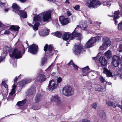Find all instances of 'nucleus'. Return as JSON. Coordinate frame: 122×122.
<instances>
[{"instance_id": "1", "label": "nucleus", "mask_w": 122, "mask_h": 122, "mask_svg": "<svg viewBox=\"0 0 122 122\" xmlns=\"http://www.w3.org/2000/svg\"><path fill=\"white\" fill-rule=\"evenodd\" d=\"M87 26V25L85 24L82 25L80 26L77 25L76 27L71 34H70L69 32H65L63 36V38L64 40L67 41L69 38H70L71 40H73L75 37H78L77 39L81 40L82 37L81 35L77 29L78 28H80L81 27L82 29L85 30Z\"/></svg>"}, {"instance_id": "2", "label": "nucleus", "mask_w": 122, "mask_h": 122, "mask_svg": "<svg viewBox=\"0 0 122 122\" xmlns=\"http://www.w3.org/2000/svg\"><path fill=\"white\" fill-rule=\"evenodd\" d=\"M51 12L48 11L42 13L33 17V21L36 22L40 21L41 20L42 16L43 20L44 21L49 22L51 20Z\"/></svg>"}, {"instance_id": "3", "label": "nucleus", "mask_w": 122, "mask_h": 122, "mask_svg": "<svg viewBox=\"0 0 122 122\" xmlns=\"http://www.w3.org/2000/svg\"><path fill=\"white\" fill-rule=\"evenodd\" d=\"M103 41L102 45L99 48L100 50H102V52L103 50H106L108 47L111 44V42L109 39L108 37H105L103 38Z\"/></svg>"}, {"instance_id": "4", "label": "nucleus", "mask_w": 122, "mask_h": 122, "mask_svg": "<svg viewBox=\"0 0 122 122\" xmlns=\"http://www.w3.org/2000/svg\"><path fill=\"white\" fill-rule=\"evenodd\" d=\"M86 4L89 8L93 7L96 8L101 5L100 2L96 0H87Z\"/></svg>"}, {"instance_id": "5", "label": "nucleus", "mask_w": 122, "mask_h": 122, "mask_svg": "<svg viewBox=\"0 0 122 122\" xmlns=\"http://www.w3.org/2000/svg\"><path fill=\"white\" fill-rule=\"evenodd\" d=\"M58 87L57 82L56 79H53L50 81L47 89L50 91H52Z\"/></svg>"}, {"instance_id": "6", "label": "nucleus", "mask_w": 122, "mask_h": 122, "mask_svg": "<svg viewBox=\"0 0 122 122\" xmlns=\"http://www.w3.org/2000/svg\"><path fill=\"white\" fill-rule=\"evenodd\" d=\"M73 51L75 55H78L79 54L81 51H85V50L84 49L81 45H79L75 46L73 49Z\"/></svg>"}, {"instance_id": "7", "label": "nucleus", "mask_w": 122, "mask_h": 122, "mask_svg": "<svg viewBox=\"0 0 122 122\" xmlns=\"http://www.w3.org/2000/svg\"><path fill=\"white\" fill-rule=\"evenodd\" d=\"M112 64L115 67H117L119 64L120 61V57L117 56H114L112 57Z\"/></svg>"}, {"instance_id": "8", "label": "nucleus", "mask_w": 122, "mask_h": 122, "mask_svg": "<svg viewBox=\"0 0 122 122\" xmlns=\"http://www.w3.org/2000/svg\"><path fill=\"white\" fill-rule=\"evenodd\" d=\"M62 92L65 96H68L72 93L71 87L70 86H66L63 89Z\"/></svg>"}, {"instance_id": "9", "label": "nucleus", "mask_w": 122, "mask_h": 122, "mask_svg": "<svg viewBox=\"0 0 122 122\" xmlns=\"http://www.w3.org/2000/svg\"><path fill=\"white\" fill-rule=\"evenodd\" d=\"M96 38L95 37H93L89 40L87 42L85 46V47L87 48H90L92 47L93 44L96 41Z\"/></svg>"}, {"instance_id": "10", "label": "nucleus", "mask_w": 122, "mask_h": 122, "mask_svg": "<svg viewBox=\"0 0 122 122\" xmlns=\"http://www.w3.org/2000/svg\"><path fill=\"white\" fill-rule=\"evenodd\" d=\"M38 46L35 44L31 45L28 50V51L32 54H35L37 52Z\"/></svg>"}, {"instance_id": "11", "label": "nucleus", "mask_w": 122, "mask_h": 122, "mask_svg": "<svg viewBox=\"0 0 122 122\" xmlns=\"http://www.w3.org/2000/svg\"><path fill=\"white\" fill-rule=\"evenodd\" d=\"M97 113L102 121L103 122H105L107 117L105 112L102 110H99L98 112Z\"/></svg>"}, {"instance_id": "12", "label": "nucleus", "mask_w": 122, "mask_h": 122, "mask_svg": "<svg viewBox=\"0 0 122 122\" xmlns=\"http://www.w3.org/2000/svg\"><path fill=\"white\" fill-rule=\"evenodd\" d=\"M47 49L50 53H53L50 54L51 56L52 55L54 54L53 52L56 53L57 52V51L56 50H55L53 51V47L51 45H49L48 46L47 44H46L44 47V51L45 52L46 51Z\"/></svg>"}, {"instance_id": "13", "label": "nucleus", "mask_w": 122, "mask_h": 122, "mask_svg": "<svg viewBox=\"0 0 122 122\" xmlns=\"http://www.w3.org/2000/svg\"><path fill=\"white\" fill-rule=\"evenodd\" d=\"M59 20L61 23L63 25H65L69 23L68 19L66 18L63 16H61L59 17Z\"/></svg>"}, {"instance_id": "14", "label": "nucleus", "mask_w": 122, "mask_h": 122, "mask_svg": "<svg viewBox=\"0 0 122 122\" xmlns=\"http://www.w3.org/2000/svg\"><path fill=\"white\" fill-rule=\"evenodd\" d=\"M51 100L52 101L55 102L58 105H59L61 103L60 98L57 95L52 96L51 98Z\"/></svg>"}, {"instance_id": "15", "label": "nucleus", "mask_w": 122, "mask_h": 122, "mask_svg": "<svg viewBox=\"0 0 122 122\" xmlns=\"http://www.w3.org/2000/svg\"><path fill=\"white\" fill-rule=\"evenodd\" d=\"M99 61L102 66H105L107 65V61L104 57H101L99 59Z\"/></svg>"}, {"instance_id": "16", "label": "nucleus", "mask_w": 122, "mask_h": 122, "mask_svg": "<svg viewBox=\"0 0 122 122\" xmlns=\"http://www.w3.org/2000/svg\"><path fill=\"white\" fill-rule=\"evenodd\" d=\"M16 87V86L14 84L12 86V89L11 91L9 94V98H11L12 100H13L14 98V97L12 95L15 92Z\"/></svg>"}, {"instance_id": "17", "label": "nucleus", "mask_w": 122, "mask_h": 122, "mask_svg": "<svg viewBox=\"0 0 122 122\" xmlns=\"http://www.w3.org/2000/svg\"><path fill=\"white\" fill-rule=\"evenodd\" d=\"M50 30L46 29L43 30L39 32V35L41 36H45L48 35Z\"/></svg>"}, {"instance_id": "18", "label": "nucleus", "mask_w": 122, "mask_h": 122, "mask_svg": "<svg viewBox=\"0 0 122 122\" xmlns=\"http://www.w3.org/2000/svg\"><path fill=\"white\" fill-rule=\"evenodd\" d=\"M103 70V72L106 75L107 77H113L112 73L109 70L105 68H104Z\"/></svg>"}, {"instance_id": "19", "label": "nucleus", "mask_w": 122, "mask_h": 122, "mask_svg": "<svg viewBox=\"0 0 122 122\" xmlns=\"http://www.w3.org/2000/svg\"><path fill=\"white\" fill-rule=\"evenodd\" d=\"M120 13L119 10L116 11L114 12L113 20L115 22V23L116 24H117V21L116 20V19L119 18V15H120Z\"/></svg>"}, {"instance_id": "20", "label": "nucleus", "mask_w": 122, "mask_h": 122, "mask_svg": "<svg viewBox=\"0 0 122 122\" xmlns=\"http://www.w3.org/2000/svg\"><path fill=\"white\" fill-rule=\"evenodd\" d=\"M82 72L85 73V74H83V76H85L87 75L90 71V69L89 68L88 66H87L86 67L82 68Z\"/></svg>"}, {"instance_id": "21", "label": "nucleus", "mask_w": 122, "mask_h": 122, "mask_svg": "<svg viewBox=\"0 0 122 122\" xmlns=\"http://www.w3.org/2000/svg\"><path fill=\"white\" fill-rule=\"evenodd\" d=\"M17 12L20 16L22 18H26L27 17V14L23 10H19Z\"/></svg>"}, {"instance_id": "22", "label": "nucleus", "mask_w": 122, "mask_h": 122, "mask_svg": "<svg viewBox=\"0 0 122 122\" xmlns=\"http://www.w3.org/2000/svg\"><path fill=\"white\" fill-rule=\"evenodd\" d=\"M28 25L32 27L33 28V29L35 31H36L38 30V26H39L40 24L39 22H36L35 23L33 26L30 23L27 22Z\"/></svg>"}, {"instance_id": "23", "label": "nucleus", "mask_w": 122, "mask_h": 122, "mask_svg": "<svg viewBox=\"0 0 122 122\" xmlns=\"http://www.w3.org/2000/svg\"><path fill=\"white\" fill-rule=\"evenodd\" d=\"M12 7L13 9V11L15 13L18 12L20 9V7L16 3H14L13 4Z\"/></svg>"}, {"instance_id": "24", "label": "nucleus", "mask_w": 122, "mask_h": 122, "mask_svg": "<svg viewBox=\"0 0 122 122\" xmlns=\"http://www.w3.org/2000/svg\"><path fill=\"white\" fill-rule=\"evenodd\" d=\"M36 89L35 88L32 87L29 89L28 91L27 92V93L28 96H30L31 95H33L35 93Z\"/></svg>"}, {"instance_id": "25", "label": "nucleus", "mask_w": 122, "mask_h": 122, "mask_svg": "<svg viewBox=\"0 0 122 122\" xmlns=\"http://www.w3.org/2000/svg\"><path fill=\"white\" fill-rule=\"evenodd\" d=\"M37 81L42 82L45 81L46 79L45 76L43 75H40L37 77Z\"/></svg>"}, {"instance_id": "26", "label": "nucleus", "mask_w": 122, "mask_h": 122, "mask_svg": "<svg viewBox=\"0 0 122 122\" xmlns=\"http://www.w3.org/2000/svg\"><path fill=\"white\" fill-rule=\"evenodd\" d=\"M31 81V80L30 79H27L23 80L22 81H21L20 83V85L22 87L26 84L30 82Z\"/></svg>"}, {"instance_id": "27", "label": "nucleus", "mask_w": 122, "mask_h": 122, "mask_svg": "<svg viewBox=\"0 0 122 122\" xmlns=\"http://www.w3.org/2000/svg\"><path fill=\"white\" fill-rule=\"evenodd\" d=\"M112 54L111 51L108 50L105 53V56L108 59H109L111 56Z\"/></svg>"}, {"instance_id": "28", "label": "nucleus", "mask_w": 122, "mask_h": 122, "mask_svg": "<svg viewBox=\"0 0 122 122\" xmlns=\"http://www.w3.org/2000/svg\"><path fill=\"white\" fill-rule=\"evenodd\" d=\"M20 27L18 25H11L10 28V29L13 30L15 31H18Z\"/></svg>"}, {"instance_id": "29", "label": "nucleus", "mask_w": 122, "mask_h": 122, "mask_svg": "<svg viewBox=\"0 0 122 122\" xmlns=\"http://www.w3.org/2000/svg\"><path fill=\"white\" fill-rule=\"evenodd\" d=\"M114 75L116 76L118 75H120V79L122 80V67L119 69L117 74L114 73Z\"/></svg>"}, {"instance_id": "30", "label": "nucleus", "mask_w": 122, "mask_h": 122, "mask_svg": "<svg viewBox=\"0 0 122 122\" xmlns=\"http://www.w3.org/2000/svg\"><path fill=\"white\" fill-rule=\"evenodd\" d=\"M26 102V100L24 99L23 100L18 102L17 104L19 106H23Z\"/></svg>"}, {"instance_id": "31", "label": "nucleus", "mask_w": 122, "mask_h": 122, "mask_svg": "<svg viewBox=\"0 0 122 122\" xmlns=\"http://www.w3.org/2000/svg\"><path fill=\"white\" fill-rule=\"evenodd\" d=\"M42 98L40 94L37 95L35 99V101L36 102H37L40 101Z\"/></svg>"}, {"instance_id": "32", "label": "nucleus", "mask_w": 122, "mask_h": 122, "mask_svg": "<svg viewBox=\"0 0 122 122\" xmlns=\"http://www.w3.org/2000/svg\"><path fill=\"white\" fill-rule=\"evenodd\" d=\"M107 104L109 106H112L113 108H115L116 107L115 104L113 102L110 101H107L106 102Z\"/></svg>"}, {"instance_id": "33", "label": "nucleus", "mask_w": 122, "mask_h": 122, "mask_svg": "<svg viewBox=\"0 0 122 122\" xmlns=\"http://www.w3.org/2000/svg\"><path fill=\"white\" fill-rule=\"evenodd\" d=\"M2 84L4 86L5 88L4 90H5V92H8V86L3 81L2 83Z\"/></svg>"}, {"instance_id": "34", "label": "nucleus", "mask_w": 122, "mask_h": 122, "mask_svg": "<svg viewBox=\"0 0 122 122\" xmlns=\"http://www.w3.org/2000/svg\"><path fill=\"white\" fill-rule=\"evenodd\" d=\"M117 47L118 49L122 50V41L121 40L120 42L117 43Z\"/></svg>"}, {"instance_id": "35", "label": "nucleus", "mask_w": 122, "mask_h": 122, "mask_svg": "<svg viewBox=\"0 0 122 122\" xmlns=\"http://www.w3.org/2000/svg\"><path fill=\"white\" fill-rule=\"evenodd\" d=\"M47 61V58L45 57H43L41 59V65L43 66L44 64L46 63V61Z\"/></svg>"}, {"instance_id": "36", "label": "nucleus", "mask_w": 122, "mask_h": 122, "mask_svg": "<svg viewBox=\"0 0 122 122\" xmlns=\"http://www.w3.org/2000/svg\"><path fill=\"white\" fill-rule=\"evenodd\" d=\"M54 35L60 38L62 35V33L60 32L57 31L55 32Z\"/></svg>"}, {"instance_id": "37", "label": "nucleus", "mask_w": 122, "mask_h": 122, "mask_svg": "<svg viewBox=\"0 0 122 122\" xmlns=\"http://www.w3.org/2000/svg\"><path fill=\"white\" fill-rule=\"evenodd\" d=\"M118 28L119 30H122V20L118 24Z\"/></svg>"}, {"instance_id": "38", "label": "nucleus", "mask_w": 122, "mask_h": 122, "mask_svg": "<svg viewBox=\"0 0 122 122\" xmlns=\"http://www.w3.org/2000/svg\"><path fill=\"white\" fill-rule=\"evenodd\" d=\"M53 63H52L48 67V68L46 70L47 71H51V70L53 69Z\"/></svg>"}, {"instance_id": "39", "label": "nucleus", "mask_w": 122, "mask_h": 122, "mask_svg": "<svg viewBox=\"0 0 122 122\" xmlns=\"http://www.w3.org/2000/svg\"><path fill=\"white\" fill-rule=\"evenodd\" d=\"M97 105V102L93 103L92 105V108H94L95 109H96Z\"/></svg>"}, {"instance_id": "40", "label": "nucleus", "mask_w": 122, "mask_h": 122, "mask_svg": "<svg viewBox=\"0 0 122 122\" xmlns=\"http://www.w3.org/2000/svg\"><path fill=\"white\" fill-rule=\"evenodd\" d=\"M99 79L102 83H104L106 81L105 79L102 76H101L100 77Z\"/></svg>"}, {"instance_id": "41", "label": "nucleus", "mask_w": 122, "mask_h": 122, "mask_svg": "<svg viewBox=\"0 0 122 122\" xmlns=\"http://www.w3.org/2000/svg\"><path fill=\"white\" fill-rule=\"evenodd\" d=\"M100 86L99 85H97L95 87V89L96 91H100Z\"/></svg>"}, {"instance_id": "42", "label": "nucleus", "mask_w": 122, "mask_h": 122, "mask_svg": "<svg viewBox=\"0 0 122 122\" xmlns=\"http://www.w3.org/2000/svg\"><path fill=\"white\" fill-rule=\"evenodd\" d=\"M106 86H105L104 88H103L102 87H100V92H104L106 91Z\"/></svg>"}, {"instance_id": "43", "label": "nucleus", "mask_w": 122, "mask_h": 122, "mask_svg": "<svg viewBox=\"0 0 122 122\" xmlns=\"http://www.w3.org/2000/svg\"><path fill=\"white\" fill-rule=\"evenodd\" d=\"M101 23V22H95L94 23V24L96 25H97V28H98L100 27V24Z\"/></svg>"}, {"instance_id": "44", "label": "nucleus", "mask_w": 122, "mask_h": 122, "mask_svg": "<svg viewBox=\"0 0 122 122\" xmlns=\"http://www.w3.org/2000/svg\"><path fill=\"white\" fill-rule=\"evenodd\" d=\"M72 66H73L74 69V70H78V67L74 63L73 64V65Z\"/></svg>"}, {"instance_id": "45", "label": "nucleus", "mask_w": 122, "mask_h": 122, "mask_svg": "<svg viewBox=\"0 0 122 122\" xmlns=\"http://www.w3.org/2000/svg\"><path fill=\"white\" fill-rule=\"evenodd\" d=\"M79 122H90L89 120L86 119H82L80 120L79 121Z\"/></svg>"}, {"instance_id": "46", "label": "nucleus", "mask_w": 122, "mask_h": 122, "mask_svg": "<svg viewBox=\"0 0 122 122\" xmlns=\"http://www.w3.org/2000/svg\"><path fill=\"white\" fill-rule=\"evenodd\" d=\"M79 6L77 5L73 7V8L76 10H77L79 9Z\"/></svg>"}, {"instance_id": "47", "label": "nucleus", "mask_w": 122, "mask_h": 122, "mask_svg": "<svg viewBox=\"0 0 122 122\" xmlns=\"http://www.w3.org/2000/svg\"><path fill=\"white\" fill-rule=\"evenodd\" d=\"M10 33V31L9 30H5L4 34L7 35H9Z\"/></svg>"}, {"instance_id": "48", "label": "nucleus", "mask_w": 122, "mask_h": 122, "mask_svg": "<svg viewBox=\"0 0 122 122\" xmlns=\"http://www.w3.org/2000/svg\"><path fill=\"white\" fill-rule=\"evenodd\" d=\"M62 81V78L61 77H58L57 80H56V81L57 82V83H60Z\"/></svg>"}, {"instance_id": "49", "label": "nucleus", "mask_w": 122, "mask_h": 122, "mask_svg": "<svg viewBox=\"0 0 122 122\" xmlns=\"http://www.w3.org/2000/svg\"><path fill=\"white\" fill-rule=\"evenodd\" d=\"M74 64L73 62L72 61V60H71L68 64V65L69 66H70L71 65H73V64Z\"/></svg>"}, {"instance_id": "50", "label": "nucleus", "mask_w": 122, "mask_h": 122, "mask_svg": "<svg viewBox=\"0 0 122 122\" xmlns=\"http://www.w3.org/2000/svg\"><path fill=\"white\" fill-rule=\"evenodd\" d=\"M65 10L67 12V14L68 16H69L71 15V14L69 11L67 10Z\"/></svg>"}, {"instance_id": "51", "label": "nucleus", "mask_w": 122, "mask_h": 122, "mask_svg": "<svg viewBox=\"0 0 122 122\" xmlns=\"http://www.w3.org/2000/svg\"><path fill=\"white\" fill-rule=\"evenodd\" d=\"M0 5L1 7H2L4 6L5 5H7L5 3H0Z\"/></svg>"}, {"instance_id": "52", "label": "nucleus", "mask_w": 122, "mask_h": 122, "mask_svg": "<svg viewBox=\"0 0 122 122\" xmlns=\"http://www.w3.org/2000/svg\"><path fill=\"white\" fill-rule=\"evenodd\" d=\"M19 76H18V77L16 76L15 78L14 79V82H15L18 79L19 77Z\"/></svg>"}, {"instance_id": "53", "label": "nucleus", "mask_w": 122, "mask_h": 122, "mask_svg": "<svg viewBox=\"0 0 122 122\" xmlns=\"http://www.w3.org/2000/svg\"><path fill=\"white\" fill-rule=\"evenodd\" d=\"M4 25L0 22V27L1 28L2 27H4Z\"/></svg>"}, {"instance_id": "54", "label": "nucleus", "mask_w": 122, "mask_h": 122, "mask_svg": "<svg viewBox=\"0 0 122 122\" xmlns=\"http://www.w3.org/2000/svg\"><path fill=\"white\" fill-rule=\"evenodd\" d=\"M105 3H104L103 5H106L107 6H110L111 5V4H107V3H106V4H105Z\"/></svg>"}, {"instance_id": "55", "label": "nucleus", "mask_w": 122, "mask_h": 122, "mask_svg": "<svg viewBox=\"0 0 122 122\" xmlns=\"http://www.w3.org/2000/svg\"><path fill=\"white\" fill-rule=\"evenodd\" d=\"M13 66L14 67H15L16 66V64L15 62H14L13 64Z\"/></svg>"}, {"instance_id": "56", "label": "nucleus", "mask_w": 122, "mask_h": 122, "mask_svg": "<svg viewBox=\"0 0 122 122\" xmlns=\"http://www.w3.org/2000/svg\"><path fill=\"white\" fill-rule=\"evenodd\" d=\"M115 106H116L118 107H120L122 109V106H121L120 105L117 104L116 105H115Z\"/></svg>"}, {"instance_id": "57", "label": "nucleus", "mask_w": 122, "mask_h": 122, "mask_svg": "<svg viewBox=\"0 0 122 122\" xmlns=\"http://www.w3.org/2000/svg\"><path fill=\"white\" fill-rule=\"evenodd\" d=\"M32 108L33 109L35 110H38L39 109V108H38L37 107H35L34 108V107H32Z\"/></svg>"}, {"instance_id": "58", "label": "nucleus", "mask_w": 122, "mask_h": 122, "mask_svg": "<svg viewBox=\"0 0 122 122\" xmlns=\"http://www.w3.org/2000/svg\"><path fill=\"white\" fill-rule=\"evenodd\" d=\"M120 7H121V8L120 9V13H121V15H122V6H120Z\"/></svg>"}, {"instance_id": "59", "label": "nucleus", "mask_w": 122, "mask_h": 122, "mask_svg": "<svg viewBox=\"0 0 122 122\" xmlns=\"http://www.w3.org/2000/svg\"><path fill=\"white\" fill-rule=\"evenodd\" d=\"M21 2L23 3L26 2V0H19Z\"/></svg>"}, {"instance_id": "60", "label": "nucleus", "mask_w": 122, "mask_h": 122, "mask_svg": "<svg viewBox=\"0 0 122 122\" xmlns=\"http://www.w3.org/2000/svg\"><path fill=\"white\" fill-rule=\"evenodd\" d=\"M89 87H87V88L88 89H90L91 90V89H92V87L91 86V85H90V86L89 87Z\"/></svg>"}, {"instance_id": "61", "label": "nucleus", "mask_w": 122, "mask_h": 122, "mask_svg": "<svg viewBox=\"0 0 122 122\" xmlns=\"http://www.w3.org/2000/svg\"><path fill=\"white\" fill-rule=\"evenodd\" d=\"M106 85H110L111 84V83L108 82H107L106 83Z\"/></svg>"}, {"instance_id": "62", "label": "nucleus", "mask_w": 122, "mask_h": 122, "mask_svg": "<svg viewBox=\"0 0 122 122\" xmlns=\"http://www.w3.org/2000/svg\"><path fill=\"white\" fill-rule=\"evenodd\" d=\"M65 3L67 4H69V3L68 0H66L65 2Z\"/></svg>"}, {"instance_id": "63", "label": "nucleus", "mask_w": 122, "mask_h": 122, "mask_svg": "<svg viewBox=\"0 0 122 122\" xmlns=\"http://www.w3.org/2000/svg\"><path fill=\"white\" fill-rule=\"evenodd\" d=\"M50 0V1H52L53 2H54L56 0Z\"/></svg>"}, {"instance_id": "64", "label": "nucleus", "mask_w": 122, "mask_h": 122, "mask_svg": "<svg viewBox=\"0 0 122 122\" xmlns=\"http://www.w3.org/2000/svg\"><path fill=\"white\" fill-rule=\"evenodd\" d=\"M5 10L6 12H7L8 11V9H5Z\"/></svg>"}]
</instances>
